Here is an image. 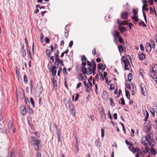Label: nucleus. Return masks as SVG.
<instances>
[{"instance_id": "1", "label": "nucleus", "mask_w": 157, "mask_h": 157, "mask_svg": "<svg viewBox=\"0 0 157 157\" xmlns=\"http://www.w3.org/2000/svg\"><path fill=\"white\" fill-rule=\"evenodd\" d=\"M32 146L35 150L39 151L41 147L40 140L35 136L31 137L30 139Z\"/></svg>"}, {"instance_id": "2", "label": "nucleus", "mask_w": 157, "mask_h": 157, "mask_svg": "<svg viewBox=\"0 0 157 157\" xmlns=\"http://www.w3.org/2000/svg\"><path fill=\"white\" fill-rule=\"evenodd\" d=\"M64 104L66 107H68L70 112L73 116L75 115V112L74 105L69 101L67 99L65 100Z\"/></svg>"}, {"instance_id": "3", "label": "nucleus", "mask_w": 157, "mask_h": 157, "mask_svg": "<svg viewBox=\"0 0 157 157\" xmlns=\"http://www.w3.org/2000/svg\"><path fill=\"white\" fill-rule=\"evenodd\" d=\"M122 62L124 63L125 70H129V68L130 67V65L128 57L123 56L122 57Z\"/></svg>"}, {"instance_id": "4", "label": "nucleus", "mask_w": 157, "mask_h": 157, "mask_svg": "<svg viewBox=\"0 0 157 157\" xmlns=\"http://www.w3.org/2000/svg\"><path fill=\"white\" fill-rule=\"evenodd\" d=\"M85 66H83L82 68L83 73L84 74L86 75V74L88 75L91 74L92 73L91 69V67H86Z\"/></svg>"}, {"instance_id": "5", "label": "nucleus", "mask_w": 157, "mask_h": 157, "mask_svg": "<svg viewBox=\"0 0 157 157\" xmlns=\"http://www.w3.org/2000/svg\"><path fill=\"white\" fill-rule=\"evenodd\" d=\"M88 83H87V84L85 86L86 88L85 89L86 91L90 93L92 90V84L91 82H90L89 79H88Z\"/></svg>"}, {"instance_id": "6", "label": "nucleus", "mask_w": 157, "mask_h": 157, "mask_svg": "<svg viewBox=\"0 0 157 157\" xmlns=\"http://www.w3.org/2000/svg\"><path fill=\"white\" fill-rule=\"evenodd\" d=\"M140 88L142 94L144 96H146L147 94L146 89L144 83H142L141 84Z\"/></svg>"}, {"instance_id": "7", "label": "nucleus", "mask_w": 157, "mask_h": 157, "mask_svg": "<svg viewBox=\"0 0 157 157\" xmlns=\"http://www.w3.org/2000/svg\"><path fill=\"white\" fill-rule=\"evenodd\" d=\"M147 6V4H144L143 6H142V10H143V16L144 19L146 23H147V19H146V15L145 14V13L144 11H143L144 10H145L146 12H148L149 10V9L148 8L146 7Z\"/></svg>"}, {"instance_id": "8", "label": "nucleus", "mask_w": 157, "mask_h": 157, "mask_svg": "<svg viewBox=\"0 0 157 157\" xmlns=\"http://www.w3.org/2000/svg\"><path fill=\"white\" fill-rule=\"evenodd\" d=\"M151 127L148 123H145L144 125V130L145 132H146L150 131Z\"/></svg>"}, {"instance_id": "9", "label": "nucleus", "mask_w": 157, "mask_h": 157, "mask_svg": "<svg viewBox=\"0 0 157 157\" xmlns=\"http://www.w3.org/2000/svg\"><path fill=\"white\" fill-rule=\"evenodd\" d=\"M56 69V67L55 66H52L50 68H49L50 72L52 73L53 76H55L56 75V71L55 69Z\"/></svg>"}, {"instance_id": "10", "label": "nucleus", "mask_w": 157, "mask_h": 157, "mask_svg": "<svg viewBox=\"0 0 157 157\" xmlns=\"http://www.w3.org/2000/svg\"><path fill=\"white\" fill-rule=\"evenodd\" d=\"M151 70L152 73L154 72L157 74V64L153 65L151 67Z\"/></svg>"}, {"instance_id": "11", "label": "nucleus", "mask_w": 157, "mask_h": 157, "mask_svg": "<svg viewBox=\"0 0 157 157\" xmlns=\"http://www.w3.org/2000/svg\"><path fill=\"white\" fill-rule=\"evenodd\" d=\"M136 152L137 154L136 155V157H140V156H142V152L140 150V148L138 147H136V149L135 153Z\"/></svg>"}, {"instance_id": "12", "label": "nucleus", "mask_w": 157, "mask_h": 157, "mask_svg": "<svg viewBox=\"0 0 157 157\" xmlns=\"http://www.w3.org/2000/svg\"><path fill=\"white\" fill-rule=\"evenodd\" d=\"M121 17L123 19H127L128 17V13L127 12H124L121 13Z\"/></svg>"}, {"instance_id": "13", "label": "nucleus", "mask_w": 157, "mask_h": 157, "mask_svg": "<svg viewBox=\"0 0 157 157\" xmlns=\"http://www.w3.org/2000/svg\"><path fill=\"white\" fill-rule=\"evenodd\" d=\"M81 60L82 61V65L83 66H86V62L87 61L86 58L85 56H82L81 57Z\"/></svg>"}, {"instance_id": "14", "label": "nucleus", "mask_w": 157, "mask_h": 157, "mask_svg": "<svg viewBox=\"0 0 157 157\" xmlns=\"http://www.w3.org/2000/svg\"><path fill=\"white\" fill-rule=\"evenodd\" d=\"M20 109L21 110V113L22 115H25L26 113V110L24 106L21 105L20 106Z\"/></svg>"}, {"instance_id": "15", "label": "nucleus", "mask_w": 157, "mask_h": 157, "mask_svg": "<svg viewBox=\"0 0 157 157\" xmlns=\"http://www.w3.org/2000/svg\"><path fill=\"white\" fill-rule=\"evenodd\" d=\"M147 141L148 142V144H149L150 146H152V147L155 146V141L154 139H150L148 140V141Z\"/></svg>"}, {"instance_id": "16", "label": "nucleus", "mask_w": 157, "mask_h": 157, "mask_svg": "<svg viewBox=\"0 0 157 157\" xmlns=\"http://www.w3.org/2000/svg\"><path fill=\"white\" fill-rule=\"evenodd\" d=\"M117 23L119 24V25H127L128 22V21H121L119 19H118L117 20Z\"/></svg>"}, {"instance_id": "17", "label": "nucleus", "mask_w": 157, "mask_h": 157, "mask_svg": "<svg viewBox=\"0 0 157 157\" xmlns=\"http://www.w3.org/2000/svg\"><path fill=\"white\" fill-rule=\"evenodd\" d=\"M119 29L121 33H123L124 32L126 31V28L124 27H122L121 25H118Z\"/></svg>"}, {"instance_id": "18", "label": "nucleus", "mask_w": 157, "mask_h": 157, "mask_svg": "<svg viewBox=\"0 0 157 157\" xmlns=\"http://www.w3.org/2000/svg\"><path fill=\"white\" fill-rule=\"evenodd\" d=\"M149 152L150 151V152L153 155H155L157 153L155 150L152 147L151 148L148 149Z\"/></svg>"}, {"instance_id": "19", "label": "nucleus", "mask_w": 157, "mask_h": 157, "mask_svg": "<svg viewBox=\"0 0 157 157\" xmlns=\"http://www.w3.org/2000/svg\"><path fill=\"white\" fill-rule=\"evenodd\" d=\"M146 47V51L147 52H150L151 50V46L149 44L147 43Z\"/></svg>"}, {"instance_id": "20", "label": "nucleus", "mask_w": 157, "mask_h": 157, "mask_svg": "<svg viewBox=\"0 0 157 157\" xmlns=\"http://www.w3.org/2000/svg\"><path fill=\"white\" fill-rule=\"evenodd\" d=\"M152 134L151 133L148 134L147 137H145V140L146 141H148L150 139H153L152 138Z\"/></svg>"}, {"instance_id": "21", "label": "nucleus", "mask_w": 157, "mask_h": 157, "mask_svg": "<svg viewBox=\"0 0 157 157\" xmlns=\"http://www.w3.org/2000/svg\"><path fill=\"white\" fill-rule=\"evenodd\" d=\"M129 149L132 152L135 153L136 149V148H134V147L133 144H131L130 145V146L129 147Z\"/></svg>"}, {"instance_id": "22", "label": "nucleus", "mask_w": 157, "mask_h": 157, "mask_svg": "<svg viewBox=\"0 0 157 157\" xmlns=\"http://www.w3.org/2000/svg\"><path fill=\"white\" fill-rule=\"evenodd\" d=\"M53 84V87L55 88L57 86V81L55 79L54 77L51 78Z\"/></svg>"}, {"instance_id": "23", "label": "nucleus", "mask_w": 157, "mask_h": 157, "mask_svg": "<svg viewBox=\"0 0 157 157\" xmlns=\"http://www.w3.org/2000/svg\"><path fill=\"white\" fill-rule=\"evenodd\" d=\"M56 134L57 136L58 141H59V138L60 137V136H61V133L60 131L58 129L56 130Z\"/></svg>"}, {"instance_id": "24", "label": "nucleus", "mask_w": 157, "mask_h": 157, "mask_svg": "<svg viewBox=\"0 0 157 157\" xmlns=\"http://www.w3.org/2000/svg\"><path fill=\"white\" fill-rule=\"evenodd\" d=\"M46 53L48 57H50L52 54L51 52L48 49H46Z\"/></svg>"}, {"instance_id": "25", "label": "nucleus", "mask_w": 157, "mask_h": 157, "mask_svg": "<svg viewBox=\"0 0 157 157\" xmlns=\"http://www.w3.org/2000/svg\"><path fill=\"white\" fill-rule=\"evenodd\" d=\"M145 58V56L144 54L142 53L139 55V59L141 60H142Z\"/></svg>"}, {"instance_id": "26", "label": "nucleus", "mask_w": 157, "mask_h": 157, "mask_svg": "<svg viewBox=\"0 0 157 157\" xmlns=\"http://www.w3.org/2000/svg\"><path fill=\"white\" fill-rule=\"evenodd\" d=\"M133 77V76L132 74L131 73H129L128 76V80L129 81H130L132 79Z\"/></svg>"}, {"instance_id": "27", "label": "nucleus", "mask_w": 157, "mask_h": 157, "mask_svg": "<svg viewBox=\"0 0 157 157\" xmlns=\"http://www.w3.org/2000/svg\"><path fill=\"white\" fill-rule=\"evenodd\" d=\"M138 16L137 15H133L132 17V18L136 22H138Z\"/></svg>"}, {"instance_id": "28", "label": "nucleus", "mask_w": 157, "mask_h": 157, "mask_svg": "<svg viewBox=\"0 0 157 157\" xmlns=\"http://www.w3.org/2000/svg\"><path fill=\"white\" fill-rule=\"evenodd\" d=\"M109 100L110 101V105L112 107L114 106L115 105L114 103L113 102V99L112 98H109Z\"/></svg>"}, {"instance_id": "29", "label": "nucleus", "mask_w": 157, "mask_h": 157, "mask_svg": "<svg viewBox=\"0 0 157 157\" xmlns=\"http://www.w3.org/2000/svg\"><path fill=\"white\" fill-rule=\"evenodd\" d=\"M118 48L119 52H120V53L122 52H123L124 49L122 47V45L118 46Z\"/></svg>"}, {"instance_id": "30", "label": "nucleus", "mask_w": 157, "mask_h": 157, "mask_svg": "<svg viewBox=\"0 0 157 157\" xmlns=\"http://www.w3.org/2000/svg\"><path fill=\"white\" fill-rule=\"evenodd\" d=\"M145 149L142 148V150L144 153L146 152L147 151L149 152L148 149H149V147L147 146H145Z\"/></svg>"}, {"instance_id": "31", "label": "nucleus", "mask_w": 157, "mask_h": 157, "mask_svg": "<svg viewBox=\"0 0 157 157\" xmlns=\"http://www.w3.org/2000/svg\"><path fill=\"white\" fill-rule=\"evenodd\" d=\"M125 95H126V96L127 97V98L128 99L130 100V95L129 92L127 90L125 91Z\"/></svg>"}, {"instance_id": "32", "label": "nucleus", "mask_w": 157, "mask_h": 157, "mask_svg": "<svg viewBox=\"0 0 157 157\" xmlns=\"http://www.w3.org/2000/svg\"><path fill=\"white\" fill-rule=\"evenodd\" d=\"M98 69L101 70L102 69L103 67V65L101 63H99L98 65Z\"/></svg>"}, {"instance_id": "33", "label": "nucleus", "mask_w": 157, "mask_h": 157, "mask_svg": "<svg viewBox=\"0 0 157 157\" xmlns=\"http://www.w3.org/2000/svg\"><path fill=\"white\" fill-rule=\"evenodd\" d=\"M114 33H115V37H118L119 38L120 36V33L119 32L116 30H114Z\"/></svg>"}, {"instance_id": "34", "label": "nucleus", "mask_w": 157, "mask_h": 157, "mask_svg": "<svg viewBox=\"0 0 157 157\" xmlns=\"http://www.w3.org/2000/svg\"><path fill=\"white\" fill-rule=\"evenodd\" d=\"M139 25L141 26H143L144 27H145L146 26V24L143 21H141L139 22Z\"/></svg>"}, {"instance_id": "35", "label": "nucleus", "mask_w": 157, "mask_h": 157, "mask_svg": "<svg viewBox=\"0 0 157 157\" xmlns=\"http://www.w3.org/2000/svg\"><path fill=\"white\" fill-rule=\"evenodd\" d=\"M59 52L58 50H57L56 51V52L54 54V56L55 58L58 57H59Z\"/></svg>"}, {"instance_id": "36", "label": "nucleus", "mask_w": 157, "mask_h": 157, "mask_svg": "<svg viewBox=\"0 0 157 157\" xmlns=\"http://www.w3.org/2000/svg\"><path fill=\"white\" fill-rule=\"evenodd\" d=\"M149 117V114L147 112H146V115L145 116V118L144 119V121H146Z\"/></svg>"}, {"instance_id": "37", "label": "nucleus", "mask_w": 157, "mask_h": 157, "mask_svg": "<svg viewBox=\"0 0 157 157\" xmlns=\"http://www.w3.org/2000/svg\"><path fill=\"white\" fill-rule=\"evenodd\" d=\"M104 131L105 130L103 128L101 129V136L103 138L104 136Z\"/></svg>"}, {"instance_id": "38", "label": "nucleus", "mask_w": 157, "mask_h": 157, "mask_svg": "<svg viewBox=\"0 0 157 157\" xmlns=\"http://www.w3.org/2000/svg\"><path fill=\"white\" fill-rule=\"evenodd\" d=\"M24 81L25 83L27 84V83L28 81L27 78L26 76L25 75H24Z\"/></svg>"}, {"instance_id": "39", "label": "nucleus", "mask_w": 157, "mask_h": 157, "mask_svg": "<svg viewBox=\"0 0 157 157\" xmlns=\"http://www.w3.org/2000/svg\"><path fill=\"white\" fill-rule=\"evenodd\" d=\"M79 96V94H78L77 93L75 95V101H76L78 100Z\"/></svg>"}, {"instance_id": "40", "label": "nucleus", "mask_w": 157, "mask_h": 157, "mask_svg": "<svg viewBox=\"0 0 157 157\" xmlns=\"http://www.w3.org/2000/svg\"><path fill=\"white\" fill-rule=\"evenodd\" d=\"M120 123L121 124L122 126V128H123V131L124 132V133H125V127L124 126V124L122 123L121 122H120Z\"/></svg>"}, {"instance_id": "41", "label": "nucleus", "mask_w": 157, "mask_h": 157, "mask_svg": "<svg viewBox=\"0 0 157 157\" xmlns=\"http://www.w3.org/2000/svg\"><path fill=\"white\" fill-rule=\"evenodd\" d=\"M30 102L33 105V107H34V101L33 99V98L32 97H31L30 98Z\"/></svg>"}, {"instance_id": "42", "label": "nucleus", "mask_w": 157, "mask_h": 157, "mask_svg": "<svg viewBox=\"0 0 157 157\" xmlns=\"http://www.w3.org/2000/svg\"><path fill=\"white\" fill-rule=\"evenodd\" d=\"M119 41V42L121 43H123L124 42V40L120 37H119V38H118Z\"/></svg>"}, {"instance_id": "43", "label": "nucleus", "mask_w": 157, "mask_h": 157, "mask_svg": "<svg viewBox=\"0 0 157 157\" xmlns=\"http://www.w3.org/2000/svg\"><path fill=\"white\" fill-rule=\"evenodd\" d=\"M21 52L23 57H25L26 55V52L25 50H21Z\"/></svg>"}, {"instance_id": "44", "label": "nucleus", "mask_w": 157, "mask_h": 157, "mask_svg": "<svg viewBox=\"0 0 157 157\" xmlns=\"http://www.w3.org/2000/svg\"><path fill=\"white\" fill-rule=\"evenodd\" d=\"M15 155L14 152L12 151L10 154V157H15Z\"/></svg>"}, {"instance_id": "45", "label": "nucleus", "mask_w": 157, "mask_h": 157, "mask_svg": "<svg viewBox=\"0 0 157 157\" xmlns=\"http://www.w3.org/2000/svg\"><path fill=\"white\" fill-rule=\"evenodd\" d=\"M28 109H29V112L30 114H32L33 113V111L31 109L29 108V106L28 107Z\"/></svg>"}, {"instance_id": "46", "label": "nucleus", "mask_w": 157, "mask_h": 157, "mask_svg": "<svg viewBox=\"0 0 157 157\" xmlns=\"http://www.w3.org/2000/svg\"><path fill=\"white\" fill-rule=\"evenodd\" d=\"M86 63H87V66H88L89 67H92L91 63L90 62L87 60L86 62Z\"/></svg>"}, {"instance_id": "47", "label": "nucleus", "mask_w": 157, "mask_h": 157, "mask_svg": "<svg viewBox=\"0 0 157 157\" xmlns=\"http://www.w3.org/2000/svg\"><path fill=\"white\" fill-rule=\"evenodd\" d=\"M150 111L153 116V117L154 116H155V111L152 109L151 110H150Z\"/></svg>"}, {"instance_id": "48", "label": "nucleus", "mask_w": 157, "mask_h": 157, "mask_svg": "<svg viewBox=\"0 0 157 157\" xmlns=\"http://www.w3.org/2000/svg\"><path fill=\"white\" fill-rule=\"evenodd\" d=\"M96 64H94V65L93 66L92 69L91 70L92 71H95L96 70Z\"/></svg>"}, {"instance_id": "49", "label": "nucleus", "mask_w": 157, "mask_h": 157, "mask_svg": "<svg viewBox=\"0 0 157 157\" xmlns=\"http://www.w3.org/2000/svg\"><path fill=\"white\" fill-rule=\"evenodd\" d=\"M133 12L134 14V15H137L138 13V11L137 10L133 9Z\"/></svg>"}, {"instance_id": "50", "label": "nucleus", "mask_w": 157, "mask_h": 157, "mask_svg": "<svg viewBox=\"0 0 157 157\" xmlns=\"http://www.w3.org/2000/svg\"><path fill=\"white\" fill-rule=\"evenodd\" d=\"M82 83L81 82H79L76 86V89H78L81 86Z\"/></svg>"}, {"instance_id": "51", "label": "nucleus", "mask_w": 157, "mask_h": 157, "mask_svg": "<svg viewBox=\"0 0 157 157\" xmlns=\"http://www.w3.org/2000/svg\"><path fill=\"white\" fill-rule=\"evenodd\" d=\"M63 73L64 75H67V73H66V69L65 67H64L63 68Z\"/></svg>"}, {"instance_id": "52", "label": "nucleus", "mask_w": 157, "mask_h": 157, "mask_svg": "<svg viewBox=\"0 0 157 157\" xmlns=\"http://www.w3.org/2000/svg\"><path fill=\"white\" fill-rule=\"evenodd\" d=\"M59 70H58V72H57V75L58 76H59L60 74H59V72L60 71H61L62 70V68L61 67H59Z\"/></svg>"}, {"instance_id": "53", "label": "nucleus", "mask_w": 157, "mask_h": 157, "mask_svg": "<svg viewBox=\"0 0 157 157\" xmlns=\"http://www.w3.org/2000/svg\"><path fill=\"white\" fill-rule=\"evenodd\" d=\"M56 62L59 63L60 62V59L59 58V57L55 58Z\"/></svg>"}, {"instance_id": "54", "label": "nucleus", "mask_w": 157, "mask_h": 157, "mask_svg": "<svg viewBox=\"0 0 157 157\" xmlns=\"http://www.w3.org/2000/svg\"><path fill=\"white\" fill-rule=\"evenodd\" d=\"M131 135L132 136H134V131L133 129H132L131 130Z\"/></svg>"}, {"instance_id": "55", "label": "nucleus", "mask_w": 157, "mask_h": 157, "mask_svg": "<svg viewBox=\"0 0 157 157\" xmlns=\"http://www.w3.org/2000/svg\"><path fill=\"white\" fill-rule=\"evenodd\" d=\"M73 44V42L72 41H71L69 42V47H71Z\"/></svg>"}, {"instance_id": "56", "label": "nucleus", "mask_w": 157, "mask_h": 157, "mask_svg": "<svg viewBox=\"0 0 157 157\" xmlns=\"http://www.w3.org/2000/svg\"><path fill=\"white\" fill-rule=\"evenodd\" d=\"M45 42L46 43H48L49 42V39L48 37H46L45 39Z\"/></svg>"}, {"instance_id": "57", "label": "nucleus", "mask_w": 157, "mask_h": 157, "mask_svg": "<svg viewBox=\"0 0 157 157\" xmlns=\"http://www.w3.org/2000/svg\"><path fill=\"white\" fill-rule=\"evenodd\" d=\"M113 117L114 119L117 120V113H115L114 114Z\"/></svg>"}, {"instance_id": "58", "label": "nucleus", "mask_w": 157, "mask_h": 157, "mask_svg": "<svg viewBox=\"0 0 157 157\" xmlns=\"http://www.w3.org/2000/svg\"><path fill=\"white\" fill-rule=\"evenodd\" d=\"M16 73L17 76V77H19V71H18L17 69H16Z\"/></svg>"}, {"instance_id": "59", "label": "nucleus", "mask_w": 157, "mask_h": 157, "mask_svg": "<svg viewBox=\"0 0 157 157\" xmlns=\"http://www.w3.org/2000/svg\"><path fill=\"white\" fill-rule=\"evenodd\" d=\"M140 48L141 50L142 51H144V47L143 46V45L142 44H140Z\"/></svg>"}, {"instance_id": "60", "label": "nucleus", "mask_w": 157, "mask_h": 157, "mask_svg": "<svg viewBox=\"0 0 157 157\" xmlns=\"http://www.w3.org/2000/svg\"><path fill=\"white\" fill-rule=\"evenodd\" d=\"M142 143L144 145L146 146L147 145V144H148V142H146L144 141H143V140L142 142Z\"/></svg>"}, {"instance_id": "61", "label": "nucleus", "mask_w": 157, "mask_h": 157, "mask_svg": "<svg viewBox=\"0 0 157 157\" xmlns=\"http://www.w3.org/2000/svg\"><path fill=\"white\" fill-rule=\"evenodd\" d=\"M36 157H41V154L40 153L38 152L36 155Z\"/></svg>"}, {"instance_id": "62", "label": "nucleus", "mask_w": 157, "mask_h": 157, "mask_svg": "<svg viewBox=\"0 0 157 157\" xmlns=\"http://www.w3.org/2000/svg\"><path fill=\"white\" fill-rule=\"evenodd\" d=\"M121 104L122 105H124L125 104V101L124 99H121Z\"/></svg>"}, {"instance_id": "63", "label": "nucleus", "mask_w": 157, "mask_h": 157, "mask_svg": "<svg viewBox=\"0 0 157 157\" xmlns=\"http://www.w3.org/2000/svg\"><path fill=\"white\" fill-rule=\"evenodd\" d=\"M107 74L106 72H104L103 73V76L104 78L107 77Z\"/></svg>"}, {"instance_id": "64", "label": "nucleus", "mask_w": 157, "mask_h": 157, "mask_svg": "<svg viewBox=\"0 0 157 157\" xmlns=\"http://www.w3.org/2000/svg\"><path fill=\"white\" fill-rule=\"evenodd\" d=\"M92 54L94 55L96 54V49L94 48L92 51Z\"/></svg>"}]
</instances>
